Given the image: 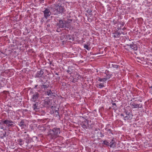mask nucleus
Instances as JSON below:
<instances>
[{
    "label": "nucleus",
    "mask_w": 152,
    "mask_h": 152,
    "mask_svg": "<svg viewBox=\"0 0 152 152\" xmlns=\"http://www.w3.org/2000/svg\"><path fill=\"white\" fill-rule=\"evenodd\" d=\"M14 121L11 120L10 119H7L2 121V122H0V129H2L4 132L3 134H1L0 138L1 139H3L4 137H6V132L5 131L7 128L9 129L15 126Z\"/></svg>",
    "instance_id": "f257e3e1"
},
{
    "label": "nucleus",
    "mask_w": 152,
    "mask_h": 152,
    "mask_svg": "<svg viewBox=\"0 0 152 152\" xmlns=\"http://www.w3.org/2000/svg\"><path fill=\"white\" fill-rule=\"evenodd\" d=\"M61 132L60 128L55 127L50 129L48 132V136L51 139L55 140L58 137Z\"/></svg>",
    "instance_id": "f03ea898"
},
{
    "label": "nucleus",
    "mask_w": 152,
    "mask_h": 152,
    "mask_svg": "<svg viewBox=\"0 0 152 152\" xmlns=\"http://www.w3.org/2000/svg\"><path fill=\"white\" fill-rule=\"evenodd\" d=\"M142 98L140 96L137 97L132 98L130 100V105L133 108H142V104H137V102H141L142 101Z\"/></svg>",
    "instance_id": "7ed1b4c3"
},
{
    "label": "nucleus",
    "mask_w": 152,
    "mask_h": 152,
    "mask_svg": "<svg viewBox=\"0 0 152 152\" xmlns=\"http://www.w3.org/2000/svg\"><path fill=\"white\" fill-rule=\"evenodd\" d=\"M56 26L57 27L59 28H66L69 29V30L72 27L71 26L70 24H69V22H65V21L63 20L62 19H60L58 20V22L56 23Z\"/></svg>",
    "instance_id": "20e7f679"
},
{
    "label": "nucleus",
    "mask_w": 152,
    "mask_h": 152,
    "mask_svg": "<svg viewBox=\"0 0 152 152\" xmlns=\"http://www.w3.org/2000/svg\"><path fill=\"white\" fill-rule=\"evenodd\" d=\"M57 15L61 14L62 15L66 12V10L63 4L58 3L56 4Z\"/></svg>",
    "instance_id": "39448f33"
},
{
    "label": "nucleus",
    "mask_w": 152,
    "mask_h": 152,
    "mask_svg": "<svg viewBox=\"0 0 152 152\" xmlns=\"http://www.w3.org/2000/svg\"><path fill=\"white\" fill-rule=\"evenodd\" d=\"M112 75L108 71L106 70L105 72L102 73L101 75V77H102V82H105L107 79L111 77Z\"/></svg>",
    "instance_id": "423d86ee"
},
{
    "label": "nucleus",
    "mask_w": 152,
    "mask_h": 152,
    "mask_svg": "<svg viewBox=\"0 0 152 152\" xmlns=\"http://www.w3.org/2000/svg\"><path fill=\"white\" fill-rule=\"evenodd\" d=\"M105 130L107 132V134L108 135L107 137L110 139V140H109L110 142H112L113 141L114 138L113 137V131L110 129H108L107 128L105 129Z\"/></svg>",
    "instance_id": "0eeeda50"
},
{
    "label": "nucleus",
    "mask_w": 152,
    "mask_h": 152,
    "mask_svg": "<svg viewBox=\"0 0 152 152\" xmlns=\"http://www.w3.org/2000/svg\"><path fill=\"white\" fill-rule=\"evenodd\" d=\"M48 7L52 15H57L56 4L51 5L49 7Z\"/></svg>",
    "instance_id": "6e6552de"
},
{
    "label": "nucleus",
    "mask_w": 152,
    "mask_h": 152,
    "mask_svg": "<svg viewBox=\"0 0 152 152\" xmlns=\"http://www.w3.org/2000/svg\"><path fill=\"white\" fill-rule=\"evenodd\" d=\"M45 9V10L43 11L44 16L46 19H47L52 14L48 7Z\"/></svg>",
    "instance_id": "1a4fd4ad"
},
{
    "label": "nucleus",
    "mask_w": 152,
    "mask_h": 152,
    "mask_svg": "<svg viewBox=\"0 0 152 152\" xmlns=\"http://www.w3.org/2000/svg\"><path fill=\"white\" fill-rule=\"evenodd\" d=\"M89 121L86 119H85L84 121H83L80 123V125L82 128L85 130L87 129L88 127Z\"/></svg>",
    "instance_id": "9d476101"
},
{
    "label": "nucleus",
    "mask_w": 152,
    "mask_h": 152,
    "mask_svg": "<svg viewBox=\"0 0 152 152\" xmlns=\"http://www.w3.org/2000/svg\"><path fill=\"white\" fill-rule=\"evenodd\" d=\"M26 139V140L24 141V142H39V140H38L37 137L36 136L33 137L31 138H30L29 137H28Z\"/></svg>",
    "instance_id": "9b49d317"
},
{
    "label": "nucleus",
    "mask_w": 152,
    "mask_h": 152,
    "mask_svg": "<svg viewBox=\"0 0 152 152\" xmlns=\"http://www.w3.org/2000/svg\"><path fill=\"white\" fill-rule=\"evenodd\" d=\"M43 74V70L41 69L39 71H38L35 75V78H42L44 76Z\"/></svg>",
    "instance_id": "f8f14e48"
},
{
    "label": "nucleus",
    "mask_w": 152,
    "mask_h": 152,
    "mask_svg": "<svg viewBox=\"0 0 152 152\" xmlns=\"http://www.w3.org/2000/svg\"><path fill=\"white\" fill-rule=\"evenodd\" d=\"M32 93L33 95L31 99V101L35 102L39 97V94L37 92H36L34 94L33 92H32Z\"/></svg>",
    "instance_id": "ddd939ff"
},
{
    "label": "nucleus",
    "mask_w": 152,
    "mask_h": 152,
    "mask_svg": "<svg viewBox=\"0 0 152 152\" xmlns=\"http://www.w3.org/2000/svg\"><path fill=\"white\" fill-rule=\"evenodd\" d=\"M38 102H36L33 104L32 106V108L33 110L35 112H38L39 111V107L38 106Z\"/></svg>",
    "instance_id": "4468645a"
},
{
    "label": "nucleus",
    "mask_w": 152,
    "mask_h": 152,
    "mask_svg": "<svg viewBox=\"0 0 152 152\" xmlns=\"http://www.w3.org/2000/svg\"><path fill=\"white\" fill-rule=\"evenodd\" d=\"M127 46L129 47V48H130L134 50H137V47L136 44H135L133 42L130 44H127Z\"/></svg>",
    "instance_id": "2eb2a0df"
},
{
    "label": "nucleus",
    "mask_w": 152,
    "mask_h": 152,
    "mask_svg": "<svg viewBox=\"0 0 152 152\" xmlns=\"http://www.w3.org/2000/svg\"><path fill=\"white\" fill-rule=\"evenodd\" d=\"M18 125L20 127H23L24 126H26L25 123V121L23 120H21L20 122H19Z\"/></svg>",
    "instance_id": "dca6fc26"
},
{
    "label": "nucleus",
    "mask_w": 152,
    "mask_h": 152,
    "mask_svg": "<svg viewBox=\"0 0 152 152\" xmlns=\"http://www.w3.org/2000/svg\"><path fill=\"white\" fill-rule=\"evenodd\" d=\"M96 86L97 87H98L100 88H102L104 87V83H101L99 84H97L96 85Z\"/></svg>",
    "instance_id": "f3484780"
},
{
    "label": "nucleus",
    "mask_w": 152,
    "mask_h": 152,
    "mask_svg": "<svg viewBox=\"0 0 152 152\" xmlns=\"http://www.w3.org/2000/svg\"><path fill=\"white\" fill-rule=\"evenodd\" d=\"M56 139L57 142H61L62 141V140H63L64 138L63 137L61 136H59V135L58 137H56Z\"/></svg>",
    "instance_id": "a211bd4d"
},
{
    "label": "nucleus",
    "mask_w": 152,
    "mask_h": 152,
    "mask_svg": "<svg viewBox=\"0 0 152 152\" xmlns=\"http://www.w3.org/2000/svg\"><path fill=\"white\" fill-rule=\"evenodd\" d=\"M117 28L118 29H120L124 25V24H121L120 23V22H118L117 23Z\"/></svg>",
    "instance_id": "6ab92c4d"
},
{
    "label": "nucleus",
    "mask_w": 152,
    "mask_h": 152,
    "mask_svg": "<svg viewBox=\"0 0 152 152\" xmlns=\"http://www.w3.org/2000/svg\"><path fill=\"white\" fill-rule=\"evenodd\" d=\"M49 86L48 85H45V83L44 84L41 86V87L42 88L44 89V90H45L46 88H48L49 87Z\"/></svg>",
    "instance_id": "aec40b11"
},
{
    "label": "nucleus",
    "mask_w": 152,
    "mask_h": 152,
    "mask_svg": "<svg viewBox=\"0 0 152 152\" xmlns=\"http://www.w3.org/2000/svg\"><path fill=\"white\" fill-rule=\"evenodd\" d=\"M46 93L47 94L48 96H51L53 94V93L52 92L51 90H49V91H47Z\"/></svg>",
    "instance_id": "412c9836"
},
{
    "label": "nucleus",
    "mask_w": 152,
    "mask_h": 152,
    "mask_svg": "<svg viewBox=\"0 0 152 152\" xmlns=\"http://www.w3.org/2000/svg\"><path fill=\"white\" fill-rule=\"evenodd\" d=\"M130 114H128L124 117V119L125 120H127L129 119H130Z\"/></svg>",
    "instance_id": "4be33fe9"
},
{
    "label": "nucleus",
    "mask_w": 152,
    "mask_h": 152,
    "mask_svg": "<svg viewBox=\"0 0 152 152\" xmlns=\"http://www.w3.org/2000/svg\"><path fill=\"white\" fill-rule=\"evenodd\" d=\"M53 113L56 115V116L57 117V116H58L59 117V113L58 110H54L53 111Z\"/></svg>",
    "instance_id": "5701e85b"
},
{
    "label": "nucleus",
    "mask_w": 152,
    "mask_h": 152,
    "mask_svg": "<svg viewBox=\"0 0 152 152\" xmlns=\"http://www.w3.org/2000/svg\"><path fill=\"white\" fill-rule=\"evenodd\" d=\"M120 34L119 33H118V32H115V38L117 37V38H119L120 36Z\"/></svg>",
    "instance_id": "b1692460"
},
{
    "label": "nucleus",
    "mask_w": 152,
    "mask_h": 152,
    "mask_svg": "<svg viewBox=\"0 0 152 152\" xmlns=\"http://www.w3.org/2000/svg\"><path fill=\"white\" fill-rule=\"evenodd\" d=\"M115 112L117 114L119 115L120 113V110L119 108H117L115 110Z\"/></svg>",
    "instance_id": "393cba45"
},
{
    "label": "nucleus",
    "mask_w": 152,
    "mask_h": 152,
    "mask_svg": "<svg viewBox=\"0 0 152 152\" xmlns=\"http://www.w3.org/2000/svg\"><path fill=\"white\" fill-rule=\"evenodd\" d=\"M118 65H115V68H116L117 70H118V71H115V72H116V73L117 74L120 71V69H118Z\"/></svg>",
    "instance_id": "a878e982"
},
{
    "label": "nucleus",
    "mask_w": 152,
    "mask_h": 152,
    "mask_svg": "<svg viewBox=\"0 0 152 152\" xmlns=\"http://www.w3.org/2000/svg\"><path fill=\"white\" fill-rule=\"evenodd\" d=\"M149 88L150 89L149 90V92L152 94V85H151L149 84L148 85Z\"/></svg>",
    "instance_id": "bb28decb"
},
{
    "label": "nucleus",
    "mask_w": 152,
    "mask_h": 152,
    "mask_svg": "<svg viewBox=\"0 0 152 152\" xmlns=\"http://www.w3.org/2000/svg\"><path fill=\"white\" fill-rule=\"evenodd\" d=\"M24 31L26 34H28L30 32V31H29L26 28L25 29Z\"/></svg>",
    "instance_id": "cd10ccee"
},
{
    "label": "nucleus",
    "mask_w": 152,
    "mask_h": 152,
    "mask_svg": "<svg viewBox=\"0 0 152 152\" xmlns=\"http://www.w3.org/2000/svg\"><path fill=\"white\" fill-rule=\"evenodd\" d=\"M75 77H77L76 78L77 79H79V77H80L81 76L78 73H77V72H75Z\"/></svg>",
    "instance_id": "c85d7f7f"
},
{
    "label": "nucleus",
    "mask_w": 152,
    "mask_h": 152,
    "mask_svg": "<svg viewBox=\"0 0 152 152\" xmlns=\"http://www.w3.org/2000/svg\"><path fill=\"white\" fill-rule=\"evenodd\" d=\"M84 48L88 50H89L90 49V48L88 47V45L86 44L84 45Z\"/></svg>",
    "instance_id": "c756f323"
},
{
    "label": "nucleus",
    "mask_w": 152,
    "mask_h": 152,
    "mask_svg": "<svg viewBox=\"0 0 152 152\" xmlns=\"http://www.w3.org/2000/svg\"><path fill=\"white\" fill-rule=\"evenodd\" d=\"M71 68L70 67H69L68 68V70H66V72H67V73H68L70 75V74H71V73H72L71 72Z\"/></svg>",
    "instance_id": "7c9ffc66"
},
{
    "label": "nucleus",
    "mask_w": 152,
    "mask_h": 152,
    "mask_svg": "<svg viewBox=\"0 0 152 152\" xmlns=\"http://www.w3.org/2000/svg\"><path fill=\"white\" fill-rule=\"evenodd\" d=\"M93 113L94 114V116H96L97 115L96 110H94L93 111Z\"/></svg>",
    "instance_id": "2f4dec72"
},
{
    "label": "nucleus",
    "mask_w": 152,
    "mask_h": 152,
    "mask_svg": "<svg viewBox=\"0 0 152 152\" xmlns=\"http://www.w3.org/2000/svg\"><path fill=\"white\" fill-rule=\"evenodd\" d=\"M71 72L72 73H71V74H70V75H73L74 74H75V72H75V70H73L72 69H71Z\"/></svg>",
    "instance_id": "473e14b6"
},
{
    "label": "nucleus",
    "mask_w": 152,
    "mask_h": 152,
    "mask_svg": "<svg viewBox=\"0 0 152 152\" xmlns=\"http://www.w3.org/2000/svg\"><path fill=\"white\" fill-rule=\"evenodd\" d=\"M78 80V79L77 78H73L72 82L73 83H75L76 82H77V80Z\"/></svg>",
    "instance_id": "72a5a7b5"
},
{
    "label": "nucleus",
    "mask_w": 152,
    "mask_h": 152,
    "mask_svg": "<svg viewBox=\"0 0 152 152\" xmlns=\"http://www.w3.org/2000/svg\"><path fill=\"white\" fill-rule=\"evenodd\" d=\"M87 12L89 14V15H92V13L91 12H92V11L91 10L88 9L87 11Z\"/></svg>",
    "instance_id": "f704fd0d"
},
{
    "label": "nucleus",
    "mask_w": 152,
    "mask_h": 152,
    "mask_svg": "<svg viewBox=\"0 0 152 152\" xmlns=\"http://www.w3.org/2000/svg\"><path fill=\"white\" fill-rule=\"evenodd\" d=\"M72 19H69L67 20V21H65V22H69V23L70 24V22L72 21Z\"/></svg>",
    "instance_id": "c9c22d12"
},
{
    "label": "nucleus",
    "mask_w": 152,
    "mask_h": 152,
    "mask_svg": "<svg viewBox=\"0 0 152 152\" xmlns=\"http://www.w3.org/2000/svg\"><path fill=\"white\" fill-rule=\"evenodd\" d=\"M49 64H50V65L51 66H54V65L52 63V62L51 61H49Z\"/></svg>",
    "instance_id": "e433bc0d"
},
{
    "label": "nucleus",
    "mask_w": 152,
    "mask_h": 152,
    "mask_svg": "<svg viewBox=\"0 0 152 152\" xmlns=\"http://www.w3.org/2000/svg\"><path fill=\"white\" fill-rule=\"evenodd\" d=\"M17 141L19 142H23V140L21 139H18Z\"/></svg>",
    "instance_id": "4c0bfd02"
},
{
    "label": "nucleus",
    "mask_w": 152,
    "mask_h": 152,
    "mask_svg": "<svg viewBox=\"0 0 152 152\" xmlns=\"http://www.w3.org/2000/svg\"><path fill=\"white\" fill-rule=\"evenodd\" d=\"M60 28H59L58 27H57V28L56 30V31L58 32H60L61 30L60 29Z\"/></svg>",
    "instance_id": "58836bf2"
},
{
    "label": "nucleus",
    "mask_w": 152,
    "mask_h": 152,
    "mask_svg": "<svg viewBox=\"0 0 152 152\" xmlns=\"http://www.w3.org/2000/svg\"><path fill=\"white\" fill-rule=\"evenodd\" d=\"M99 77L98 78L97 80L98 81H100V82H102V77Z\"/></svg>",
    "instance_id": "ea45409f"
},
{
    "label": "nucleus",
    "mask_w": 152,
    "mask_h": 152,
    "mask_svg": "<svg viewBox=\"0 0 152 152\" xmlns=\"http://www.w3.org/2000/svg\"><path fill=\"white\" fill-rule=\"evenodd\" d=\"M49 104V102L48 101H45V105L47 106Z\"/></svg>",
    "instance_id": "a19ab883"
},
{
    "label": "nucleus",
    "mask_w": 152,
    "mask_h": 152,
    "mask_svg": "<svg viewBox=\"0 0 152 152\" xmlns=\"http://www.w3.org/2000/svg\"><path fill=\"white\" fill-rule=\"evenodd\" d=\"M125 114L126 115H127L128 114H130V113L128 112H127L126 111H125Z\"/></svg>",
    "instance_id": "79ce46f5"
},
{
    "label": "nucleus",
    "mask_w": 152,
    "mask_h": 152,
    "mask_svg": "<svg viewBox=\"0 0 152 152\" xmlns=\"http://www.w3.org/2000/svg\"><path fill=\"white\" fill-rule=\"evenodd\" d=\"M3 87L1 83L0 82V89Z\"/></svg>",
    "instance_id": "37998d69"
},
{
    "label": "nucleus",
    "mask_w": 152,
    "mask_h": 152,
    "mask_svg": "<svg viewBox=\"0 0 152 152\" xmlns=\"http://www.w3.org/2000/svg\"><path fill=\"white\" fill-rule=\"evenodd\" d=\"M104 145H109V143H102Z\"/></svg>",
    "instance_id": "c03bdc74"
},
{
    "label": "nucleus",
    "mask_w": 152,
    "mask_h": 152,
    "mask_svg": "<svg viewBox=\"0 0 152 152\" xmlns=\"http://www.w3.org/2000/svg\"><path fill=\"white\" fill-rule=\"evenodd\" d=\"M38 86V85H35V86L34 87V88L36 89L37 88V87Z\"/></svg>",
    "instance_id": "a18cd8bd"
},
{
    "label": "nucleus",
    "mask_w": 152,
    "mask_h": 152,
    "mask_svg": "<svg viewBox=\"0 0 152 152\" xmlns=\"http://www.w3.org/2000/svg\"><path fill=\"white\" fill-rule=\"evenodd\" d=\"M70 36H70V35H68V37H69V40H70V39H71V38H70Z\"/></svg>",
    "instance_id": "49530a36"
},
{
    "label": "nucleus",
    "mask_w": 152,
    "mask_h": 152,
    "mask_svg": "<svg viewBox=\"0 0 152 152\" xmlns=\"http://www.w3.org/2000/svg\"><path fill=\"white\" fill-rule=\"evenodd\" d=\"M10 148H11L12 149H14L15 148V147H14V146H13L11 147H10Z\"/></svg>",
    "instance_id": "de8ad7c7"
},
{
    "label": "nucleus",
    "mask_w": 152,
    "mask_h": 152,
    "mask_svg": "<svg viewBox=\"0 0 152 152\" xmlns=\"http://www.w3.org/2000/svg\"><path fill=\"white\" fill-rule=\"evenodd\" d=\"M114 143H112V144H110V147H111L112 146H113V144Z\"/></svg>",
    "instance_id": "09e8293b"
},
{
    "label": "nucleus",
    "mask_w": 152,
    "mask_h": 152,
    "mask_svg": "<svg viewBox=\"0 0 152 152\" xmlns=\"http://www.w3.org/2000/svg\"><path fill=\"white\" fill-rule=\"evenodd\" d=\"M104 143V142H107L106 140H105L104 141H103V142Z\"/></svg>",
    "instance_id": "8fccbe9b"
},
{
    "label": "nucleus",
    "mask_w": 152,
    "mask_h": 152,
    "mask_svg": "<svg viewBox=\"0 0 152 152\" xmlns=\"http://www.w3.org/2000/svg\"><path fill=\"white\" fill-rule=\"evenodd\" d=\"M119 41V39H115V41H116L117 42H119L118 41Z\"/></svg>",
    "instance_id": "3c124183"
},
{
    "label": "nucleus",
    "mask_w": 152,
    "mask_h": 152,
    "mask_svg": "<svg viewBox=\"0 0 152 152\" xmlns=\"http://www.w3.org/2000/svg\"><path fill=\"white\" fill-rule=\"evenodd\" d=\"M114 66V65H113V64H112V63H111V67H113Z\"/></svg>",
    "instance_id": "603ef678"
},
{
    "label": "nucleus",
    "mask_w": 152,
    "mask_h": 152,
    "mask_svg": "<svg viewBox=\"0 0 152 152\" xmlns=\"http://www.w3.org/2000/svg\"><path fill=\"white\" fill-rule=\"evenodd\" d=\"M55 75H59V74H58V73L56 72V73H55Z\"/></svg>",
    "instance_id": "864d4df0"
},
{
    "label": "nucleus",
    "mask_w": 152,
    "mask_h": 152,
    "mask_svg": "<svg viewBox=\"0 0 152 152\" xmlns=\"http://www.w3.org/2000/svg\"><path fill=\"white\" fill-rule=\"evenodd\" d=\"M19 144H20V145H23V143H19Z\"/></svg>",
    "instance_id": "5fc2aeb1"
},
{
    "label": "nucleus",
    "mask_w": 152,
    "mask_h": 152,
    "mask_svg": "<svg viewBox=\"0 0 152 152\" xmlns=\"http://www.w3.org/2000/svg\"><path fill=\"white\" fill-rule=\"evenodd\" d=\"M121 116H122L124 117V115L123 114H121Z\"/></svg>",
    "instance_id": "6e6d98bb"
},
{
    "label": "nucleus",
    "mask_w": 152,
    "mask_h": 152,
    "mask_svg": "<svg viewBox=\"0 0 152 152\" xmlns=\"http://www.w3.org/2000/svg\"><path fill=\"white\" fill-rule=\"evenodd\" d=\"M12 143H8V145H10V144H12ZM13 144H14V143H12Z\"/></svg>",
    "instance_id": "4d7b16f0"
},
{
    "label": "nucleus",
    "mask_w": 152,
    "mask_h": 152,
    "mask_svg": "<svg viewBox=\"0 0 152 152\" xmlns=\"http://www.w3.org/2000/svg\"><path fill=\"white\" fill-rule=\"evenodd\" d=\"M109 66H110V67H111L110 66H111V63L109 64Z\"/></svg>",
    "instance_id": "13d9d810"
},
{
    "label": "nucleus",
    "mask_w": 152,
    "mask_h": 152,
    "mask_svg": "<svg viewBox=\"0 0 152 152\" xmlns=\"http://www.w3.org/2000/svg\"><path fill=\"white\" fill-rule=\"evenodd\" d=\"M112 104L113 105H114V102H112Z\"/></svg>",
    "instance_id": "bf43d9fd"
},
{
    "label": "nucleus",
    "mask_w": 152,
    "mask_h": 152,
    "mask_svg": "<svg viewBox=\"0 0 152 152\" xmlns=\"http://www.w3.org/2000/svg\"><path fill=\"white\" fill-rule=\"evenodd\" d=\"M114 105H115V106L116 107V105L115 103Z\"/></svg>",
    "instance_id": "052dcab7"
},
{
    "label": "nucleus",
    "mask_w": 152,
    "mask_h": 152,
    "mask_svg": "<svg viewBox=\"0 0 152 152\" xmlns=\"http://www.w3.org/2000/svg\"><path fill=\"white\" fill-rule=\"evenodd\" d=\"M116 77H118V75H117V76H116Z\"/></svg>",
    "instance_id": "680f3d73"
},
{
    "label": "nucleus",
    "mask_w": 152,
    "mask_h": 152,
    "mask_svg": "<svg viewBox=\"0 0 152 152\" xmlns=\"http://www.w3.org/2000/svg\"><path fill=\"white\" fill-rule=\"evenodd\" d=\"M0 142H2V141H1V140H0Z\"/></svg>",
    "instance_id": "e2e57ef3"
},
{
    "label": "nucleus",
    "mask_w": 152,
    "mask_h": 152,
    "mask_svg": "<svg viewBox=\"0 0 152 152\" xmlns=\"http://www.w3.org/2000/svg\"><path fill=\"white\" fill-rule=\"evenodd\" d=\"M58 77V78L59 79H60V77Z\"/></svg>",
    "instance_id": "0e129e2a"
},
{
    "label": "nucleus",
    "mask_w": 152,
    "mask_h": 152,
    "mask_svg": "<svg viewBox=\"0 0 152 152\" xmlns=\"http://www.w3.org/2000/svg\"><path fill=\"white\" fill-rule=\"evenodd\" d=\"M44 1V0H42V1Z\"/></svg>",
    "instance_id": "69168bd1"
},
{
    "label": "nucleus",
    "mask_w": 152,
    "mask_h": 152,
    "mask_svg": "<svg viewBox=\"0 0 152 152\" xmlns=\"http://www.w3.org/2000/svg\"><path fill=\"white\" fill-rule=\"evenodd\" d=\"M115 58H116L117 57V56H116V57H115Z\"/></svg>",
    "instance_id": "338daca9"
},
{
    "label": "nucleus",
    "mask_w": 152,
    "mask_h": 152,
    "mask_svg": "<svg viewBox=\"0 0 152 152\" xmlns=\"http://www.w3.org/2000/svg\"><path fill=\"white\" fill-rule=\"evenodd\" d=\"M114 24H116L115 23Z\"/></svg>",
    "instance_id": "774afa93"
}]
</instances>
